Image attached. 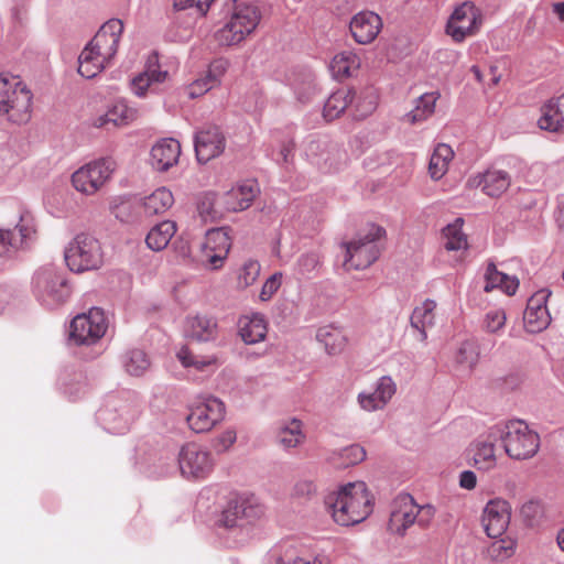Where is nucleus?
I'll return each mask as SVG.
<instances>
[{"mask_svg":"<svg viewBox=\"0 0 564 564\" xmlns=\"http://www.w3.org/2000/svg\"><path fill=\"white\" fill-rule=\"evenodd\" d=\"M440 95L437 93H427L417 98L414 109L404 116V120L415 124L426 120L435 111L436 101Z\"/></svg>","mask_w":564,"mask_h":564,"instance_id":"obj_43","label":"nucleus"},{"mask_svg":"<svg viewBox=\"0 0 564 564\" xmlns=\"http://www.w3.org/2000/svg\"><path fill=\"white\" fill-rule=\"evenodd\" d=\"M15 223L14 230L0 227V256L11 257L19 250L29 248L36 240L37 227L35 218L29 210H19L12 218Z\"/></svg>","mask_w":564,"mask_h":564,"instance_id":"obj_10","label":"nucleus"},{"mask_svg":"<svg viewBox=\"0 0 564 564\" xmlns=\"http://www.w3.org/2000/svg\"><path fill=\"white\" fill-rule=\"evenodd\" d=\"M521 516L528 525L534 527L545 517V508L539 500H529L521 508Z\"/></svg>","mask_w":564,"mask_h":564,"instance_id":"obj_47","label":"nucleus"},{"mask_svg":"<svg viewBox=\"0 0 564 564\" xmlns=\"http://www.w3.org/2000/svg\"><path fill=\"white\" fill-rule=\"evenodd\" d=\"M546 299L545 291H539L529 299L523 314L524 327L529 333H540L550 325L551 316L545 305Z\"/></svg>","mask_w":564,"mask_h":564,"instance_id":"obj_22","label":"nucleus"},{"mask_svg":"<svg viewBox=\"0 0 564 564\" xmlns=\"http://www.w3.org/2000/svg\"><path fill=\"white\" fill-rule=\"evenodd\" d=\"M382 19L372 11H360L356 13L349 23V31L352 39L361 45L372 43L381 32Z\"/></svg>","mask_w":564,"mask_h":564,"instance_id":"obj_21","label":"nucleus"},{"mask_svg":"<svg viewBox=\"0 0 564 564\" xmlns=\"http://www.w3.org/2000/svg\"><path fill=\"white\" fill-rule=\"evenodd\" d=\"M265 507L253 494L243 492L232 497L219 519L227 529L254 524L264 517Z\"/></svg>","mask_w":564,"mask_h":564,"instance_id":"obj_8","label":"nucleus"},{"mask_svg":"<svg viewBox=\"0 0 564 564\" xmlns=\"http://www.w3.org/2000/svg\"><path fill=\"white\" fill-rule=\"evenodd\" d=\"M231 248V239L224 228L212 229L207 232L202 249V262L210 270L220 269Z\"/></svg>","mask_w":564,"mask_h":564,"instance_id":"obj_16","label":"nucleus"},{"mask_svg":"<svg viewBox=\"0 0 564 564\" xmlns=\"http://www.w3.org/2000/svg\"><path fill=\"white\" fill-rule=\"evenodd\" d=\"M358 401L360 406L366 411H376L384 408L383 405H379L381 401L379 400L376 391L369 394L360 393Z\"/></svg>","mask_w":564,"mask_h":564,"instance_id":"obj_57","label":"nucleus"},{"mask_svg":"<svg viewBox=\"0 0 564 564\" xmlns=\"http://www.w3.org/2000/svg\"><path fill=\"white\" fill-rule=\"evenodd\" d=\"M436 303L426 300L417 305L411 315V326L421 334V340L426 339V328L434 325Z\"/></svg>","mask_w":564,"mask_h":564,"instance_id":"obj_42","label":"nucleus"},{"mask_svg":"<svg viewBox=\"0 0 564 564\" xmlns=\"http://www.w3.org/2000/svg\"><path fill=\"white\" fill-rule=\"evenodd\" d=\"M166 77L167 72L159 69L158 56L154 55L149 58L145 70L132 79V90L137 96L143 97L152 84L163 83Z\"/></svg>","mask_w":564,"mask_h":564,"instance_id":"obj_33","label":"nucleus"},{"mask_svg":"<svg viewBox=\"0 0 564 564\" xmlns=\"http://www.w3.org/2000/svg\"><path fill=\"white\" fill-rule=\"evenodd\" d=\"M499 437L500 430L491 427L470 445L474 466L477 469L488 471L497 466L496 443Z\"/></svg>","mask_w":564,"mask_h":564,"instance_id":"obj_20","label":"nucleus"},{"mask_svg":"<svg viewBox=\"0 0 564 564\" xmlns=\"http://www.w3.org/2000/svg\"><path fill=\"white\" fill-rule=\"evenodd\" d=\"M178 465L185 478L204 479L213 471L215 460L206 447L197 443H187L180 451Z\"/></svg>","mask_w":564,"mask_h":564,"instance_id":"obj_13","label":"nucleus"},{"mask_svg":"<svg viewBox=\"0 0 564 564\" xmlns=\"http://www.w3.org/2000/svg\"><path fill=\"white\" fill-rule=\"evenodd\" d=\"M194 145L198 162L207 163L224 152L226 139L218 127L208 126L196 133Z\"/></svg>","mask_w":564,"mask_h":564,"instance_id":"obj_19","label":"nucleus"},{"mask_svg":"<svg viewBox=\"0 0 564 564\" xmlns=\"http://www.w3.org/2000/svg\"><path fill=\"white\" fill-rule=\"evenodd\" d=\"M123 22L110 19L104 23L78 57V73L85 78H93L110 65L115 58Z\"/></svg>","mask_w":564,"mask_h":564,"instance_id":"obj_1","label":"nucleus"},{"mask_svg":"<svg viewBox=\"0 0 564 564\" xmlns=\"http://www.w3.org/2000/svg\"><path fill=\"white\" fill-rule=\"evenodd\" d=\"M366 457V451L360 445H350L338 453L337 466L348 467L361 463Z\"/></svg>","mask_w":564,"mask_h":564,"instance_id":"obj_48","label":"nucleus"},{"mask_svg":"<svg viewBox=\"0 0 564 564\" xmlns=\"http://www.w3.org/2000/svg\"><path fill=\"white\" fill-rule=\"evenodd\" d=\"M278 442L284 448H294L304 443L306 435L303 432V423L297 419H291L279 427Z\"/></svg>","mask_w":564,"mask_h":564,"instance_id":"obj_40","label":"nucleus"},{"mask_svg":"<svg viewBox=\"0 0 564 564\" xmlns=\"http://www.w3.org/2000/svg\"><path fill=\"white\" fill-rule=\"evenodd\" d=\"M514 553L513 542L510 540H498L488 547V555L495 561H505Z\"/></svg>","mask_w":564,"mask_h":564,"instance_id":"obj_50","label":"nucleus"},{"mask_svg":"<svg viewBox=\"0 0 564 564\" xmlns=\"http://www.w3.org/2000/svg\"><path fill=\"white\" fill-rule=\"evenodd\" d=\"M511 507L505 499L496 498L487 502L481 516V524L489 538L501 536L509 527Z\"/></svg>","mask_w":564,"mask_h":564,"instance_id":"obj_17","label":"nucleus"},{"mask_svg":"<svg viewBox=\"0 0 564 564\" xmlns=\"http://www.w3.org/2000/svg\"><path fill=\"white\" fill-rule=\"evenodd\" d=\"M32 94L14 75L0 74V116L21 124L31 118Z\"/></svg>","mask_w":564,"mask_h":564,"instance_id":"obj_3","label":"nucleus"},{"mask_svg":"<svg viewBox=\"0 0 564 564\" xmlns=\"http://www.w3.org/2000/svg\"><path fill=\"white\" fill-rule=\"evenodd\" d=\"M261 265L258 261L249 259L247 260L238 271V286L246 289L256 283L260 275Z\"/></svg>","mask_w":564,"mask_h":564,"instance_id":"obj_45","label":"nucleus"},{"mask_svg":"<svg viewBox=\"0 0 564 564\" xmlns=\"http://www.w3.org/2000/svg\"><path fill=\"white\" fill-rule=\"evenodd\" d=\"M237 434L235 430H226L213 440V448L217 453L228 451L236 442Z\"/></svg>","mask_w":564,"mask_h":564,"instance_id":"obj_53","label":"nucleus"},{"mask_svg":"<svg viewBox=\"0 0 564 564\" xmlns=\"http://www.w3.org/2000/svg\"><path fill=\"white\" fill-rule=\"evenodd\" d=\"M177 230L176 224L172 220H164L155 225L148 232L145 242L153 251L165 249Z\"/></svg>","mask_w":564,"mask_h":564,"instance_id":"obj_39","label":"nucleus"},{"mask_svg":"<svg viewBox=\"0 0 564 564\" xmlns=\"http://www.w3.org/2000/svg\"><path fill=\"white\" fill-rule=\"evenodd\" d=\"M395 383L390 377H382L378 381L376 392L381 401L379 405L386 406V404L391 400V398L395 393Z\"/></svg>","mask_w":564,"mask_h":564,"instance_id":"obj_52","label":"nucleus"},{"mask_svg":"<svg viewBox=\"0 0 564 564\" xmlns=\"http://www.w3.org/2000/svg\"><path fill=\"white\" fill-rule=\"evenodd\" d=\"M176 357L184 368L207 375L214 373L221 365L220 357L217 354H195L187 346L181 347Z\"/></svg>","mask_w":564,"mask_h":564,"instance_id":"obj_27","label":"nucleus"},{"mask_svg":"<svg viewBox=\"0 0 564 564\" xmlns=\"http://www.w3.org/2000/svg\"><path fill=\"white\" fill-rule=\"evenodd\" d=\"M486 284L484 290L490 292L494 289H500L508 295H513L519 286V281L514 276H509L497 270L494 263H489L486 269Z\"/></svg>","mask_w":564,"mask_h":564,"instance_id":"obj_38","label":"nucleus"},{"mask_svg":"<svg viewBox=\"0 0 564 564\" xmlns=\"http://www.w3.org/2000/svg\"><path fill=\"white\" fill-rule=\"evenodd\" d=\"M186 334L199 343L214 341L218 338L219 327L217 319L208 315L188 316L186 319Z\"/></svg>","mask_w":564,"mask_h":564,"instance_id":"obj_30","label":"nucleus"},{"mask_svg":"<svg viewBox=\"0 0 564 564\" xmlns=\"http://www.w3.org/2000/svg\"><path fill=\"white\" fill-rule=\"evenodd\" d=\"M510 175L501 170H488L468 180L470 187L481 186L482 192L490 197L501 196L510 186Z\"/></svg>","mask_w":564,"mask_h":564,"instance_id":"obj_24","label":"nucleus"},{"mask_svg":"<svg viewBox=\"0 0 564 564\" xmlns=\"http://www.w3.org/2000/svg\"><path fill=\"white\" fill-rule=\"evenodd\" d=\"M225 415V403L212 394H205L188 404L186 423L195 433H207L221 423Z\"/></svg>","mask_w":564,"mask_h":564,"instance_id":"obj_9","label":"nucleus"},{"mask_svg":"<svg viewBox=\"0 0 564 564\" xmlns=\"http://www.w3.org/2000/svg\"><path fill=\"white\" fill-rule=\"evenodd\" d=\"M554 12L557 14L558 19L564 22V2H558L553 6Z\"/></svg>","mask_w":564,"mask_h":564,"instance_id":"obj_64","label":"nucleus"},{"mask_svg":"<svg viewBox=\"0 0 564 564\" xmlns=\"http://www.w3.org/2000/svg\"><path fill=\"white\" fill-rule=\"evenodd\" d=\"M65 262L76 273L99 269L104 263L99 240L87 234L77 235L65 250Z\"/></svg>","mask_w":564,"mask_h":564,"instance_id":"obj_6","label":"nucleus"},{"mask_svg":"<svg viewBox=\"0 0 564 564\" xmlns=\"http://www.w3.org/2000/svg\"><path fill=\"white\" fill-rule=\"evenodd\" d=\"M258 193L259 187L254 181H245L232 186L220 199L226 210L236 213L250 207Z\"/></svg>","mask_w":564,"mask_h":564,"instance_id":"obj_23","label":"nucleus"},{"mask_svg":"<svg viewBox=\"0 0 564 564\" xmlns=\"http://www.w3.org/2000/svg\"><path fill=\"white\" fill-rule=\"evenodd\" d=\"M321 258L316 252H307L302 254L296 262V272L301 276L308 278L316 272L319 267Z\"/></svg>","mask_w":564,"mask_h":564,"instance_id":"obj_49","label":"nucleus"},{"mask_svg":"<svg viewBox=\"0 0 564 564\" xmlns=\"http://www.w3.org/2000/svg\"><path fill=\"white\" fill-rule=\"evenodd\" d=\"M261 19L253 6H237L229 20L216 33L220 45L231 46L243 42L257 29Z\"/></svg>","mask_w":564,"mask_h":564,"instance_id":"obj_7","label":"nucleus"},{"mask_svg":"<svg viewBox=\"0 0 564 564\" xmlns=\"http://www.w3.org/2000/svg\"><path fill=\"white\" fill-rule=\"evenodd\" d=\"M238 335L247 345H252L264 340L268 333V323L260 313H250L239 317Z\"/></svg>","mask_w":564,"mask_h":564,"instance_id":"obj_26","label":"nucleus"},{"mask_svg":"<svg viewBox=\"0 0 564 564\" xmlns=\"http://www.w3.org/2000/svg\"><path fill=\"white\" fill-rule=\"evenodd\" d=\"M538 124L542 130L564 132V95L553 98L542 106Z\"/></svg>","mask_w":564,"mask_h":564,"instance_id":"obj_31","label":"nucleus"},{"mask_svg":"<svg viewBox=\"0 0 564 564\" xmlns=\"http://www.w3.org/2000/svg\"><path fill=\"white\" fill-rule=\"evenodd\" d=\"M35 294L44 301L62 303L69 296V288L64 276L54 268L39 269L32 279Z\"/></svg>","mask_w":564,"mask_h":564,"instance_id":"obj_14","label":"nucleus"},{"mask_svg":"<svg viewBox=\"0 0 564 564\" xmlns=\"http://www.w3.org/2000/svg\"><path fill=\"white\" fill-rule=\"evenodd\" d=\"M215 0H175L174 6L178 10L196 8L200 15H205Z\"/></svg>","mask_w":564,"mask_h":564,"instance_id":"obj_55","label":"nucleus"},{"mask_svg":"<svg viewBox=\"0 0 564 564\" xmlns=\"http://www.w3.org/2000/svg\"><path fill=\"white\" fill-rule=\"evenodd\" d=\"M325 503L334 521L340 525H354L366 520L372 512L373 497L364 481L349 482L326 497Z\"/></svg>","mask_w":564,"mask_h":564,"instance_id":"obj_2","label":"nucleus"},{"mask_svg":"<svg viewBox=\"0 0 564 564\" xmlns=\"http://www.w3.org/2000/svg\"><path fill=\"white\" fill-rule=\"evenodd\" d=\"M99 419L108 424L110 430L119 431L122 429L119 424H117L116 417L112 415L111 410L108 406L99 411Z\"/></svg>","mask_w":564,"mask_h":564,"instance_id":"obj_60","label":"nucleus"},{"mask_svg":"<svg viewBox=\"0 0 564 564\" xmlns=\"http://www.w3.org/2000/svg\"><path fill=\"white\" fill-rule=\"evenodd\" d=\"M506 322L507 316L503 310H491L485 315L484 327L489 333H499L503 329Z\"/></svg>","mask_w":564,"mask_h":564,"instance_id":"obj_51","label":"nucleus"},{"mask_svg":"<svg viewBox=\"0 0 564 564\" xmlns=\"http://www.w3.org/2000/svg\"><path fill=\"white\" fill-rule=\"evenodd\" d=\"M361 66V58L354 50H345L334 55L329 69L336 79H345L356 75Z\"/></svg>","mask_w":564,"mask_h":564,"instance_id":"obj_32","label":"nucleus"},{"mask_svg":"<svg viewBox=\"0 0 564 564\" xmlns=\"http://www.w3.org/2000/svg\"><path fill=\"white\" fill-rule=\"evenodd\" d=\"M434 514H435V509L432 506H430V505L420 506V512L417 514L415 522H417L419 525H421V527H427L430 524V522L432 521V519L434 518Z\"/></svg>","mask_w":564,"mask_h":564,"instance_id":"obj_58","label":"nucleus"},{"mask_svg":"<svg viewBox=\"0 0 564 564\" xmlns=\"http://www.w3.org/2000/svg\"><path fill=\"white\" fill-rule=\"evenodd\" d=\"M480 357L479 345L475 339H465L454 352L456 370L470 373L477 366Z\"/></svg>","mask_w":564,"mask_h":564,"instance_id":"obj_34","label":"nucleus"},{"mask_svg":"<svg viewBox=\"0 0 564 564\" xmlns=\"http://www.w3.org/2000/svg\"><path fill=\"white\" fill-rule=\"evenodd\" d=\"M506 454L516 460H527L534 457L540 449L539 434L520 420L510 421L500 431Z\"/></svg>","mask_w":564,"mask_h":564,"instance_id":"obj_5","label":"nucleus"},{"mask_svg":"<svg viewBox=\"0 0 564 564\" xmlns=\"http://www.w3.org/2000/svg\"><path fill=\"white\" fill-rule=\"evenodd\" d=\"M294 490L297 496H310L316 491V486L311 480H302L295 485Z\"/></svg>","mask_w":564,"mask_h":564,"instance_id":"obj_61","label":"nucleus"},{"mask_svg":"<svg viewBox=\"0 0 564 564\" xmlns=\"http://www.w3.org/2000/svg\"><path fill=\"white\" fill-rule=\"evenodd\" d=\"M377 106L376 96L373 94L367 95L364 100H358L355 105L356 117L365 118L370 115Z\"/></svg>","mask_w":564,"mask_h":564,"instance_id":"obj_56","label":"nucleus"},{"mask_svg":"<svg viewBox=\"0 0 564 564\" xmlns=\"http://www.w3.org/2000/svg\"><path fill=\"white\" fill-rule=\"evenodd\" d=\"M107 329L104 312L91 308L87 314L74 317L70 323V336L78 344H93L101 338Z\"/></svg>","mask_w":564,"mask_h":564,"instance_id":"obj_15","label":"nucleus"},{"mask_svg":"<svg viewBox=\"0 0 564 564\" xmlns=\"http://www.w3.org/2000/svg\"><path fill=\"white\" fill-rule=\"evenodd\" d=\"M226 72V62L215 61L210 64L208 70L199 78L192 82L184 88V93L191 99L198 98L216 87L220 83L221 76Z\"/></svg>","mask_w":564,"mask_h":564,"instance_id":"obj_29","label":"nucleus"},{"mask_svg":"<svg viewBox=\"0 0 564 564\" xmlns=\"http://www.w3.org/2000/svg\"><path fill=\"white\" fill-rule=\"evenodd\" d=\"M464 220L462 218L455 219L453 224L447 225L443 229L445 238V248L451 251L466 250L468 242L467 237L463 232L462 228Z\"/></svg>","mask_w":564,"mask_h":564,"instance_id":"obj_44","label":"nucleus"},{"mask_svg":"<svg viewBox=\"0 0 564 564\" xmlns=\"http://www.w3.org/2000/svg\"><path fill=\"white\" fill-rule=\"evenodd\" d=\"M116 167L111 158L91 161L73 173L72 184L76 191L94 195L110 180Z\"/></svg>","mask_w":564,"mask_h":564,"instance_id":"obj_11","label":"nucleus"},{"mask_svg":"<svg viewBox=\"0 0 564 564\" xmlns=\"http://www.w3.org/2000/svg\"><path fill=\"white\" fill-rule=\"evenodd\" d=\"M278 564H322V563L316 562V561H308L303 557H295V558L288 560V561L280 558Z\"/></svg>","mask_w":564,"mask_h":564,"instance_id":"obj_62","label":"nucleus"},{"mask_svg":"<svg viewBox=\"0 0 564 564\" xmlns=\"http://www.w3.org/2000/svg\"><path fill=\"white\" fill-rule=\"evenodd\" d=\"M138 118V110L128 106L123 100L115 102L104 115L93 121L96 128L123 127Z\"/></svg>","mask_w":564,"mask_h":564,"instance_id":"obj_28","label":"nucleus"},{"mask_svg":"<svg viewBox=\"0 0 564 564\" xmlns=\"http://www.w3.org/2000/svg\"><path fill=\"white\" fill-rule=\"evenodd\" d=\"M11 299V294L8 290L0 288V313L4 310L6 305L9 303Z\"/></svg>","mask_w":564,"mask_h":564,"instance_id":"obj_63","label":"nucleus"},{"mask_svg":"<svg viewBox=\"0 0 564 564\" xmlns=\"http://www.w3.org/2000/svg\"><path fill=\"white\" fill-rule=\"evenodd\" d=\"M386 236L383 227L370 225L359 232L351 241L343 243L346 249L344 268L350 270H364L370 267L380 254L378 241Z\"/></svg>","mask_w":564,"mask_h":564,"instance_id":"obj_4","label":"nucleus"},{"mask_svg":"<svg viewBox=\"0 0 564 564\" xmlns=\"http://www.w3.org/2000/svg\"><path fill=\"white\" fill-rule=\"evenodd\" d=\"M481 24L480 10L471 1H465L457 6L449 15L445 33L455 43H463L467 37L476 35Z\"/></svg>","mask_w":564,"mask_h":564,"instance_id":"obj_12","label":"nucleus"},{"mask_svg":"<svg viewBox=\"0 0 564 564\" xmlns=\"http://www.w3.org/2000/svg\"><path fill=\"white\" fill-rule=\"evenodd\" d=\"M420 512V506L410 495H399L392 503L388 530L397 535H404L412 527Z\"/></svg>","mask_w":564,"mask_h":564,"instance_id":"obj_18","label":"nucleus"},{"mask_svg":"<svg viewBox=\"0 0 564 564\" xmlns=\"http://www.w3.org/2000/svg\"><path fill=\"white\" fill-rule=\"evenodd\" d=\"M316 339L330 356L341 354L348 346V337L344 330L332 325L318 328Z\"/></svg>","mask_w":564,"mask_h":564,"instance_id":"obj_35","label":"nucleus"},{"mask_svg":"<svg viewBox=\"0 0 564 564\" xmlns=\"http://www.w3.org/2000/svg\"><path fill=\"white\" fill-rule=\"evenodd\" d=\"M124 367L128 373L139 377L148 370L150 361L144 351L135 349L130 351Z\"/></svg>","mask_w":564,"mask_h":564,"instance_id":"obj_46","label":"nucleus"},{"mask_svg":"<svg viewBox=\"0 0 564 564\" xmlns=\"http://www.w3.org/2000/svg\"><path fill=\"white\" fill-rule=\"evenodd\" d=\"M180 155V142L173 138H165L152 147L151 164L158 171H167L177 163Z\"/></svg>","mask_w":564,"mask_h":564,"instance_id":"obj_25","label":"nucleus"},{"mask_svg":"<svg viewBox=\"0 0 564 564\" xmlns=\"http://www.w3.org/2000/svg\"><path fill=\"white\" fill-rule=\"evenodd\" d=\"M477 485V477L474 471L465 470L459 476V486L464 489L471 490Z\"/></svg>","mask_w":564,"mask_h":564,"instance_id":"obj_59","label":"nucleus"},{"mask_svg":"<svg viewBox=\"0 0 564 564\" xmlns=\"http://www.w3.org/2000/svg\"><path fill=\"white\" fill-rule=\"evenodd\" d=\"M174 204L173 193L166 187H159L142 199L143 213L147 216L161 215Z\"/></svg>","mask_w":564,"mask_h":564,"instance_id":"obj_37","label":"nucleus"},{"mask_svg":"<svg viewBox=\"0 0 564 564\" xmlns=\"http://www.w3.org/2000/svg\"><path fill=\"white\" fill-rule=\"evenodd\" d=\"M355 91L348 87H341L334 91L326 100L323 109V116L327 121H333L352 104Z\"/></svg>","mask_w":564,"mask_h":564,"instance_id":"obj_36","label":"nucleus"},{"mask_svg":"<svg viewBox=\"0 0 564 564\" xmlns=\"http://www.w3.org/2000/svg\"><path fill=\"white\" fill-rule=\"evenodd\" d=\"M454 158V151L447 144L440 143L433 151L430 163L429 174L432 180H441L448 171L451 161Z\"/></svg>","mask_w":564,"mask_h":564,"instance_id":"obj_41","label":"nucleus"},{"mask_svg":"<svg viewBox=\"0 0 564 564\" xmlns=\"http://www.w3.org/2000/svg\"><path fill=\"white\" fill-rule=\"evenodd\" d=\"M282 283V273L276 272L272 274L262 285L260 292V300L265 302L269 301L280 289Z\"/></svg>","mask_w":564,"mask_h":564,"instance_id":"obj_54","label":"nucleus"}]
</instances>
